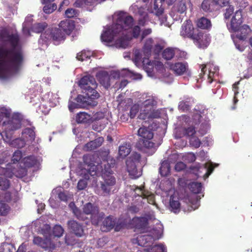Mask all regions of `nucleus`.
Wrapping results in <instances>:
<instances>
[{
    "label": "nucleus",
    "instance_id": "nucleus-1",
    "mask_svg": "<svg viewBox=\"0 0 252 252\" xmlns=\"http://www.w3.org/2000/svg\"><path fill=\"white\" fill-rule=\"evenodd\" d=\"M0 38L8 42L12 47L10 49L0 48V78H4L9 72L18 69L23 57L20 52L14 51L20 40L17 34H10L5 31L1 33Z\"/></svg>",
    "mask_w": 252,
    "mask_h": 252
},
{
    "label": "nucleus",
    "instance_id": "nucleus-2",
    "mask_svg": "<svg viewBox=\"0 0 252 252\" xmlns=\"http://www.w3.org/2000/svg\"><path fill=\"white\" fill-rule=\"evenodd\" d=\"M79 86L85 95L79 94L76 98L77 102L83 107L96 106L97 104L96 100L100 95L95 90L97 84L95 78L91 75L85 76L80 80Z\"/></svg>",
    "mask_w": 252,
    "mask_h": 252
},
{
    "label": "nucleus",
    "instance_id": "nucleus-3",
    "mask_svg": "<svg viewBox=\"0 0 252 252\" xmlns=\"http://www.w3.org/2000/svg\"><path fill=\"white\" fill-rule=\"evenodd\" d=\"M141 5L138 8L137 13L140 16L138 20L139 26H144L148 20V13H154L159 17L164 12L162 7V2L166 1L161 0H154L153 3L151 0H140Z\"/></svg>",
    "mask_w": 252,
    "mask_h": 252
},
{
    "label": "nucleus",
    "instance_id": "nucleus-4",
    "mask_svg": "<svg viewBox=\"0 0 252 252\" xmlns=\"http://www.w3.org/2000/svg\"><path fill=\"white\" fill-rule=\"evenodd\" d=\"M116 23L113 24V30L116 32H126V31L132 29L134 24L133 18L126 13L120 12L117 14Z\"/></svg>",
    "mask_w": 252,
    "mask_h": 252
},
{
    "label": "nucleus",
    "instance_id": "nucleus-5",
    "mask_svg": "<svg viewBox=\"0 0 252 252\" xmlns=\"http://www.w3.org/2000/svg\"><path fill=\"white\" fill-rule=\"evenodd\" d=\"M65 39V35L60 28H52L46 29L43 33L41 34L39 40H42V43H47L52 40L54 42V44H56Z\"/></svg>",
    "mask_w": 252,
    "mask_h": 252
},
{
    "label": "nucleus",
    "instance_id": "nucleus-6",
    "mask_svg": "<svg viewBox=\"0 0 252 252\" xmlns=\"http://www.w3.org/2000/svg\"><path fill=\"white\" fill-rule=\"evenodd\" d=\"M21 123L17 116H13L7 121L2 123L3 131L1 132V135L3 138L5 137L8 141L12 138L13 132L21 128Z\"/></svg>",
    "mask_w": 252,
    "mask_h": 252
},
{
    "label": "nucleus",
    "instance_id": "nucleus-7",
    "mask_svg": "<svg viewBox=\"0 0 252 252\" xmlns=\"http://www.w3.org/2000/svg\"><path fill=\"white\" fill-rule=\"evenodd\" d=\"M140 154L133 152L126 160V170L129 176L133 178H138L141 175L140 172L138 170L137 168V164L140 162Z\"/></svg>",
    "mask_w": 252,
    "mask_h": 252
},
{
    "label": "nucleus",
    "instance_id": "nucleus-8",
    "mask_svg": "<svg viewBox=\"0 0 252 252\" xmlns=\"http://www.w3.org/2000/svg\"><path fill=\"white\" fill-rule=\"evenodd\" d=\"M112 170L109 167L107 170L102 171V176L104 181L101 184V189L102 190L103 196L109 195L112 190L113 187L116 184V180L114 176L110 175L112 174Z\"/></svg>",
    "mask_w": 252,
    "mask_h": 252
},
{
    "label": "nucleus",
    "instance_id": "nucleus-9",
    "mask_svg": "<svg viewBox=\"0 0 252 252\" xmlns=\"http://www.w3.org/2000/svg\"><path fill=\"white\" fill-rule=\"evenodd\" d=\"M138 135L140 137L139 144L142 147L147 149H151L154 147L155 144L152 141L154 133L149 128L140 127L138 130Z\"/></svg>",
    "mask_w": 252,
    "mask_h": 252
},
{
    "label": "nucleus",
    "instance_id": "nucleus-10",
    "mask_svg": "<svg viewBox=\"0 0 252 252\" xmlns=\"http://www.w3.org/2000/svg\"><path fill=\"white\" fill-rule=\"evenodd\" d=\"M144 105L146 109L140 113L139 115V119L145 120L158 119L160 117V111L153 108V100H146L144 102Z\"/></svg>",
    "mask_w": 252,
    "mask_h": 252
},
{
    "label": "nucleus",
    "instance_id": "nucleus-11",
    "mask_svg": "<svg viewBox=\"0 0 252 252\" xmlns=\"http://www.w3.org/2000/svg\"><path fill=\"white\" fill-rule=\"evenodd\" d=\"M99 209V207L90 202L85 204L83 207V213L76 207L73 209V212L76 218L81 220H84V214L86 215H90L91 216L94 215V213Z\"/></svg>",
    "mask_w": 252,
    "mask_h": 252
},
{
    "label": "nucleus",
    "instance_id": "nucleus-12",
    "mask_svg": "<svg viewBox=\"0 0 252 252\" xmlns=\"http://www.w3.org/2000/svg\"><path fill=\"white\" fill-rule=\"evenodd\" d=\"M191 40L193 41L194 43L199 48H206L209 44L211 40L209 35L200 31H197Z\"/></svg>",
    "mask_w": 252,
    "mask_h": 252
},
{
    "label": "nucleus",
    "instance_id": "nucleus-13",
    "mask_svg": "<svg viewBox=\"0 0 252 252\" xmlns=\"http://www.w3.org/2000/svg\"><path fill=\"white\" fill-rule=\"evenodd\" d=\"M67 226L70 231L78 237H83L85 235L84 227L82 224L74 220L67 221Z\"/></svg>",
    "mask_w": 252,
    "mask_h": 252
},
{
    "label": "nucleus",
    "instance_id": "nucleus-14",
    "mask_svg": "<svg viewBox=\"0 0 252 252\" xmlns=\"http://www.w3.org/2000/svg\"><path fill=\"white\" fill-rule=\"evenodd\" d=\"M97 156L95 154H87L83 157V160L84 163L88 165L89 168L87 169L88 172L91 175L93 176L95 174V168L94 159Z\"/></svg>",
    "mask_w": 252,
    "mask_h": 252
},
{
    "label": "nucleus",
    "instance_id": "nucleus-15",
    "mask_svg": "<svg viewBox=\"0 0 252 252\" xmlns=\"http://www.w3.org/2000/svg\"><path fill=\"white\" fill-rule=\"evenodd\" d=\"M196 32H194V28L191 21H186L182 26L180 35L184 37L192 39Z\"/></svg>",
    "mask_w": 252,
    "mask_h": 252
},
{
    "label": "nucleus",
    "instance_id": "nucleus-16",
    "mask_svg": "<svg viewBox=\"0 0 252 252\" xmlns=\"http://www.w3.org/2000/svg\"><path fill=\"white\" fill-rule=\"evenodd\" d=\"M190 169L192 170H193L194 171V174H195V175L198 177L200 176V173L202 172L201 170H206V172L203 175V177L205 178H207L213 171L214 167L212 165L207 166V164L204 165H200V164H198L197 165L190 166Z\"/></svg>",
    "mask_w": 252,
    "mask_h": 252
},
{
    "label": "nucleus",
    "instance_id": "nucleus-17",
    "mask_svg": "<svg viewBox=\"0 0 252 252\" xmlns=\"http://www.w3.org/2000/svg\"><path fill=\"white\" fill-rule=\"evenodd\" d=\"M96 77L100 84L105 88L108 89L111 85V76L109 73L105 71H100L97 73Z\"/></svg>",
    "mask_w": 252,
    "mask_h": 252
},
{
    "label": "nucleus",
    "instance_id": "nucleus-18",
    "mask_svg": "<svg viewBox=\"0 0 252 252\" xmlns=\"http://www.w3.org/2000/svg\"><path fill=\"white\" fill-rule=\"evenodd\" d=\"M59 28L65 34L70 35L75 28V22L73 20H65L62 21L59 25Z\"/></svg>",
    "mask_w": 252,
    "mask_h": 252
},
{
    "label": "nucleus",
    "instance_id": "nucleus-19",
    "mask_svg": "<svg viewBox=\"0 0 252 252\" xmlns=\"http://www.w3.org/2000/svg\"><path fill=\"white\" fill-rule=\"evenodd\" d=\"M132 224L135 229L144 232L147 228L148 220L145 217H135L132 220Z\"/></svg>",
    "mask_w": 252,
    "mask_h": 252
},
{
    "label": "nucleus",
    "instance_id": "nucleus-20",
    "mask_svg": "<svg viewBox=\"0 0 252 252\" xmlns=\"http://www.w3.org/2000/svg\"><path fill=\"white\" fill-rule=\"evenodd\" d=\"M236 32V36L240 40H244L246 39L252 33V30L247 25H244L241 27H239L238 29L236 31H232Z\"/></svg>",
    "mask_w": 252,
    "mask_h": 252
},
{
    "label": "nucleus",
    "instance_id": "nucleus-21",
    "mask_svg": "<svg viewBox=\"0 0 252 252\" xmlns=\"http://www.w3.org/2000/svg\"><path fill=\"white\" fill-rule=\"evenodd\" d=\"M120 32H116L113 30V25L109 27L101 35V39L103 41L111 42L114 37L117 36Z\"/></svg>",
    "mask_w": 252,
    "mask_h": 252
},
{
    "label": "nucleus",
    "instance_id": "nucleus-22",
    "mask_svg": "<svg viewBox=\"0 0 252 252\" xmlns=\"http://www.w3.org/2000/svg\"><path fill=\"white\" fill-rule=\"evenodd\" d=\"M242 15L241 10H237L230 23V29L231 31H236L238 29L239 27L242 23Z\"/></svg>",
    "mask_w": 252,
    "mask_h": 252
},
{
    "label": "nucleus",
    "instance_id": "nucleus-23",
    "mask_svg": "<svg viewBox=\"0 0 252 252\" xmlns=\"http://www.w3.org/2000/svg\"><path fill=\"white\" fill-rule=\"evenodd\" d=\"M155 240L154 237L149 234L139 236L136 239L138 245L142 247L150 246Z\"/></svg>",
    "mask_w": 252,
    "mask_h": 252
},
{
    "label": "nucleus",
    "instance_id": "nucleus-24",
    "mask_svg": "<svg viewBox=\"0 0 252 252\" xmlns=\"http://www.w3.org/2000/svg\"><path fill=\"white\" fill-rule=\"evenodd\" d=\"M14 164L8 163L5 168L0 166V175L4 177L11 178L15 176Z\"/></svg>",
    "mask_w": 252,
    "mask_h": 252
},
{
    "label": "nucleus",
    "instance_id": "nucleus-25",
    "mask_svg": "<svg viewBox=\"0 0 252 252\" xmlns=\"http://www.w3.org/2000/svg\"><path fill=\"white\" fill-rule=\"evenodd\" d=\"M103 142V138L99 137L94 140L85 144L84 149L87 151H91L99 147Z\"/></svg>",
    "mask_w": 252,
    "mask_h": 252
},
{
    "label": "nucleus",
    "instance_id": "nucleus-26",
    "mask_svg": "<svg viewBox=\"0 0 252 252\" xmlns=\"http://www.w3.org/2000/svg\"><path fill=\"white\" fill-rule=\"evenodd\" d=\"M188 64L187 63H176L171 64L170 68L176 74L181 75L183 74L188 69Z\"/></svg>",
    "mask_w": 252,
    "mask_h": 252
},
{
    "label": "nucleus",
    "instance_id": "nucleus-27",
    "mask_svg": "<svg viewBox=\"0 0 252 252\" xmlns=\"http://www.w3.org/2000/svg\"><path fill=\"white\" fill-rule=\"evenodd\" d=\"M196 26L199 29L209 31L212 28V23L210 19L202 17L197 20Z\"/></svg>",
    "mask_w": 252,
    "mask_h": 252
},
{
    "label": "nucleus",
    "instance_id": "nucleus-28",
    "mask_svg": "<svg viewBox=\"0 0 252 252\" xmlns=\"http://www.w3.org/2000/svg\"><path fill=\"white\" fill-rule=\"evenodd\" d=\"M115 224V220L110 216H108L103 221V225L101 229L103 231H109L114 227Z\"/></svg>",
    "mask_w": 252,
    "mask_h": 252
},
{
    "label": "nucleus",
    "instance_id": "nucleus-29",
    "mask_svg": "<svg viewBox=\"0 0 252 252\" xmlns=\"http://www.w3.org/2000/svg\"><path fill=\"white\" fill-rule=\"evenodd\" d=\"M121 36L116 41L117 46L126 48L128 44V40L126 32H120L117 36Z\"/></svg>",
    "mask_w": 252,
    "mask_h": 252
},
{
    "label": "nucleus",
    "instance_id": "nucleus-30",
    "mask_svg": "<svg viewBox=\"0 0 252 252\" xmlns=\"http://www.w3.org/2000/svg\"><path fill=\"white\" fill-rule=\"evenodd\" d=\"M105 214L102 212H100L98 209L94 215L91 216V221L93 225L98 226L102 221L104 218Z\"/></svg>",
    "mask_w": 252,
    "mask_h": 252
},
{
    "label": "nucleus",
    "instance_id": "nucleus-31",
    "mask_svg": "<svg viewBox=\"0 0 252 252\" xmlns=\"http://www.w3.org/2000/svg\"><path fill=\"white\" fill-rule=\"evenodd\" d=\"M91 115L85 112H80L76 116V121L77 123H88L91 120Z\"/></svg>",
    "mask_w": 252,
    "mask_h": 252
},
{
    "label": "nucleus",
    "instance_id": "nucleus-32",
    "mask_svg": "<svg viewBox=\"0 0 252 252\" xmlns=\"http://www.w3.org/2000/svg\"><path fill=\"white\" fill-rule=\"evenodd\" d=\"M173 10L177 13L183 14L187 10L186 0H181L176 3L173 7Z\"/></svg>",
    "mask_w": 252,
    "mask_h": 252
},
{
    "label": "nucleus",
    "instance_id": "nucleus-33",
    "mask_svg": "<svg viewBox=\"0 0 252 252\" xmlns=\"http://www.w3.org/2000/svg\"><path fill=\"white\" fill-rule=\"evenodd\" d=\"M153 42L154 40L151 38H149L145 41L143 47V52L145 56L149 57L151 55Z\"/></svg>",
    "mask_w": 252,
    "mask_h": 252
},
{
    "label": "nucleus",
    "instance_id": "nucleus-34",
    "mask_svg": "<svg viewBox=\"0 0 252 252\" xmlns=\"http://www.w3.org/2000/svg\"><path fill=\"white\" fill-rule=\"evenodd\" d=\"M3 139L5 142L9 143L11 147L16 148L19 149L23 148L26 144L25 141L24 139L20 138H15L12 140L10 139L9 141H8L5 137ZM11 139H12V138Z\"/></svg>",
    "mask_w": 252,
    "mask_h": 252
},
{
    "label": "nucleus",
    "instance_id": "nucleus-35",
    "mask_svg": "<svg viewBox=\"0 0 252 252\" xmlns=\"http://www.w3.org/2000/svg\"><path fill=\"white\" fill-rule=\"evenodd\" d=\"M131 151L130 144L124 143L119 147V155L120 157L124 158L126 157Z\"/></svg>",
    "mask_w": 252,
    "mask_h": 252
},
{
    "label": "nucleus",
    "instance_id": "nucleus-36",
    "mask_svg": "<svg viewBox=\"0 0 252 252\" xmlns=\"http://www.w3.org/2000/svg\"><path fill=\"white\" fill-rule=\"evenodd\" d=\"M22 162L26 168H30L36 164L37 159L35 156H30L24 158L22 160Z\"/></svg>",
    "mask_w": 252,
    "mask_h": 252
},
{
    "label": "nucleus",
    "instance_id": "nucleus-37",
    "mask_svg": "<svg viewBox=\"0 0 252 252\" xmlns=\"http://www.w3.org/2000/svg\"><path fill=\"white\" fill-rule=\"evenodd\" d=\"M162 57L166 61L171 60L175 56V49L172 47H168L165 49L162 52Z\"/></svg>",
    "mask_w": 252,
    "mask_h": 252
},
{
    "label": "nucleus",
    "instance_id": "nucleus-38",
    "mask_svg": "<svg viewBox=\"0 0 252 252\" xmlns=\"http://www.w3.org/2000/svg\"><path fill=\"white\" fill-rule=\"evenodd\" d=\"M34 244L38 245L43 248H48L50 244V241L47 239H43L42 238L37 236L33 239Z\"/></svg>",
    "mask_w": 252,
    "mask_h": 252
},
{
    "label": "nucleus",
    "instance_id": "nucleus-39",
    "mask_svg": "<svg viewBox=\"0 0 252 252\" xmlns=\"http://www.w3.org/2000/svg\"><path fill=\"white\" fill-rule=\"evenodd\" d=\"M135 190H138L139 193H137L138 195L142 197L143 198H146L148 200V202L150 204H154V196L153 194H148V192H146L145 190H143V189L141 187H137L135 189Z\"/></svg>",
    "mask_w": 252,
    "mask_h": 252
},
{
    "label": "nucleus",
    "instance_id": "nucleus-40",
    "mask_svg": "<svg viewBox=\"0 0 252 252\" xmlns=\"http://www.w3.org/2000/svg\"><path fill=\"white\" fill-rule=\"evenodd\" d=\"M64 232L63 228L60 225H56L53 228L52 234L49 235L50 238L61 237Z\"/></svg>",
    "mask_w": 252,
    "mask_h": 252
},
{
    "label": "nucleus",
    "instance_id": "nucleus-41",
    "mask_svg": "<svg viewBox=\"0 0 252 252\" xmlns=\"http://www.w3.org/2000/svg\"><path fill=\"white\" fill-rule=\"evenodd\" d=\"M196 133L195 127L193 126H190L183 128V135L188 139L193 137V136H195Z\"/></svg>",
    "mask_w": 252,
    "mask_h": 252
},
{
    "label": "nucleus",
    "instance_id": "nucleus-42",
    "mask_svg": "<svg viewBox=\"0 0 252 252\" xmlns=\"http://www.w3.org/2000/svg\"><path fill=\"white\" fill-rule=\"evenodd\" d=\"M15 176L18 178H23L27 175V170L25 167H20L18 164H14Z\"/></svg>",
    "mask_w": 252,
    "mask_h": 252
},
{
    "label": "nucleus",
    "instance_id": "nucleus-43",
    "mask_svg": "<svg viewBox=\"0 0 252 252\" xmlns=\"http://www.w3.org/2000/svg\"><path fill=\"white\" fill-rule=\"evenodd\" d=\"M175 197L171 196L170 199V206L172 210L175 213L179 212L180 210V203L178 200H175Z\"/></svg>",
    "mask_w": 252,
    "mask_h": 252
},
{
    "label": "nucleus",
    "instance_id": "nucleus-44",
    "mask_svg": "<svg viewBox=\"0 0 252 252\" xmlns=\"http://www.w3.org/2000/svg\"><path fill=\"white\" fill-rule=\"evenodd\" d=\"M170 171V165L167 162H163L159 169V172L161 176L166 177L167 176Z\"/></svg>",
    "mask_w": 252,
    "mask_h": 252
},
{
    "label": "nucleus",
    "instance_id": "nucleus-45",
    "mask_svg": "<svg viewBox=\"0 0 252 252\" xmlns=\"http://www.w3.org/2000/svg\"><path fill=\"white\" fill-rule=\"evenodd\" d=\"M202 186L201 183L192 182L189 185L190 190L193 193H199L202 190Z\"/></svg>",
    "mask_w": 252,
    "mask_h": 252
},
{
    "label": "nucleus",
    "instance_id": "nucleus-46",
    "mask_svg": "<svg viewBox=\"0 0 252 252\" xmlns=\"http://www.w3.org/2000/svg\"><path fill=\"white\" fill-rule=\"evenodd\" d=\"M47 24L46 23H36L32 27V31L36 33H43L44 30L45 31L46 28L47 27Z\"/></svg>",
    "mask_w": 252,
    "mask_h": 252
},
{
    "label": "nucleus",
    "instance_id": "nucleus-47",
    "mask_svg": "<svg viewBox=\"0 0 252 252\" xmlns=\"http://www.w3.org/2000/svg\"><path fill=\"white\" fill-rule=\"evenodd\" d=\"M91 57V52L90 51H82L77 54L76 58L80 61H86L89 59Z\"/></svg>",
    "mask_w": 252,
    "mask_h": 252
},
{
    "label": "nucleus",
    "instance_id": "nucleus-48",
    "mask_svg": "<svg viewBox=\"0 0 252 252\" xmlns=\"http://www.w3.org/2000/svg\"><path fill=\"white\" fill-rule=\"evenodd\" d=\"M11 112L5 107L0 108V121H2L4 118L7 120L11 118Z\"/></svg>",
    "mask_w": 252,
    "mask_h": 252
},
{
    "label": "nucleus",
    "instance_id": "nucleus-49",
    "mask_svg": "<svg viewBox=\"0 0 252 252\" xmlns=\"http://www.w3.org/2000/svg\"><path fill=\"white\" fill-rule=\"evenodd\" d=\"M10 181L6 177L0 175V188L2 190L7 189L10 187Z\"/></svg>",
    "mask_w": 252,
    "mask_h": 252
},
{
    "label": "nucleus",
    "instance_id": "nucleus-50",
    "mask_svg": "<svg viewBox=\"0 0 252 252\" xmlns=\"http://www.w3.org/2000/svg\"><path fill=\"white\" fill-rule=\"evenodd\" d=\"M43 11L46 14H50L57 9V5L55 3L44 4Z\"/></svg>",
    "mask_w": 252,
    "mask_h": 252
},
{
    "label": "nucleus",
    "instance_id": "nucleus-51",
    "mask_svg": "<svg viewBox=\"0 0 252 252\" xmlns=\"http://www.w3.org/2000/svg\"><path fill=\"white\" fill-rule=\"evenodd\" d=\"M10 209L8 205L4 203H0V215L6 216L7 215Z\"/></svg>",
    "mask_w": 252,
    "mask_h": 252
},
{
    "label": "nucleus",
    "instance_id": "nucleus-52",
    "mask_svg": "<svg viewBox=\"0 0 252 252\" xmlns=\"http://www.w3.org/2000/svg\"><path fill=\"white\" fill-rule=\"evenodd\" d=\"M65 16L68 18L77 17L79 15L78 10L73 8H68L65 11Z\"/></svg>",
    "mask_w": 252,
    "mask_h": 252
},
{
    "label": "nucleus",
    "instance_id": "nucleus-53",
    "mask_svg": "<svg viewBox=\"0 0 252 252\" xmlns=\"http://www.w3.org/2000/svg\"><path fill=\"white\" fill-rule=\"evenodd\" d=\"M22 152L19 150L16 151L13 154L12 157L11 161L12 164H15L17 163L22 158Z\"/></svg>",
    "mask_w": 252,
    "mask_h": 252
},
{
    "label": "nucleus",
    "instance_id": "nucleus-54",
    "mask_svg": "<svg viewBox=\"0 0 252 252\" xmlns=\"http://www.w3.org/2000/svg\"><path fill=\"white\" fill-rule=\"evenodd\" d=\"M34 129L35 127L34 126L27 127L24 129L23 133L28 135L31 140H34L35 137Z\"/></svg>",
    "mask_w": 252,
    "mask_h": 252
},
{
    "label": "nucleus",
    "instance_id": "nucleus-55",
    "mask_svg": "<svg viewBox=\"0 0 252 252\" xmlns=\"http://www.w3.org/2000/svg\"><path fill=\"white\" fill-rule=\"evenodd\" d=\"M166 248L162 244L154 245L150 249L149 252H166Z\"/></svg>",
    "mask_w": 252,
    "mask_h": 252
},
{
    "label": "nucleus",
    "instance_id": "nucleus-56",
    "mask_svg": "<svg viewBox=\"0 0 252 252\" xmlns=\"http://www.w3.org/2000/svg\"><path fill=\"white\" fill-rule=\"evenodd\" d=\"M211 3L210 0H204L201 3V9L206 12H211Z\"/></svg>",
    "mask_w": 252,
    "mask_h": 252
},
{
    "label": "nucleus",
    "instance_id": "nucleus-57",
    "mask_svg": "<svg viewBox=\"0 0 252 252\" xmlns=\"http://www.w3.org/2000/svg\"><path fill=\"white\" fill-rule=\"evenodd\" d=\"M133 74V72L128 69H123L121 72H116L115 77H128L131 76Z\"/></svg>",
    "mask_w": 252,
    "mask_h": 252
},
{
    "label": "nucleus",
    "instance_id": "nucleus-58",
    "mask_svg": "<svg viewBox=\"0 0 252 252\" xmlns=\"http://www.w3.org/2000/svg\"><path fill=\"white\" fill-rule=\"evenodd\" d=\"M189 139L190 144L194 148H197L200 146L201 142L198 137L194 136L193 137L190 138Z\"/></svg>",
    "mask_w": 252,
    "mask_h": 252
},
{
    "label": "nucleus",
    "instance_id": "nucleus-59",
    "mask_svg": "<svg viewBox=\"0 0 252 252\" xmlns=\"http://www.w3.org/2000/svg\"><path fill=\"white\" fill-rule=\"evenodd\" d=\"M139 111V106L136 104L132 105L130 109L129 116L131 118H133Z\"/></svg>",
    "mask_w": 252,
    "mask_h": 252
},
{
    "label": "nucleus",
    "instance_id": "nucleus-60",
    "mask_svg": "<svg viewBox=\"0 0 252 252\" xmlns=\"http://www.w3.org/2000/svg\"><path fill=\"white\" fill-rule=\"evenodd\" d=\"M141 29L139 25L134 26L132 29V34L134 38H137L140 33Z\"/></svg>",
    "mask_w": 252,
    "mask_h": 252
},
{
    "label": "nucleus",
    "instance_id": "nucleus-61",
    "mask_svg": "<svg viewBox=\"0 0 252 252\" xmlns=\"http://www.w3.org/2000/svg\"><path fill=\"white\" fill-rule=\"evenodd\" d=\"M234 12V7L232 5H229L228 8L226 9L224 13V18L226 19H228Z\"/></svg>",
    "mask_w": 252,
    "mask_h": 252
},
{
    "label": "nucleus",
    "instance_id": "nucleus-62",
    "mask_svg": "<svg viewBox=\"0 0 252 252\" xmlns=\"http://www.w3.org/2000/svg\"><path fill=\"white\" fill-rule=\"evenodd\" d=\"M186 167V165L184 162L180 161L175 164V169L176 171L180 172L185 169Z\"/></svg>",
    "mask_w": 252,
    "mask_h": 252
},
{
    "label": "nucleus",
    "instance_id": "nucleus-63",
    "mask_svg": "<svg viewBox=\"0 0 252 252\" xmlns=\"http://www.w3.org/2000/svg\"><path fill=\"white\" fill-rule=\"evenodd\" d=\"M163 48V46L160 44H156L153 48V53L156 55H159Z\"/></svg>",
    "mask_w": 252,
    "mask_h": 252
},
{
    "label": "nucleus",
    "instance_id": "nucleus-64",
    "mask_svg": "<svg viewBox=\"0 0 252 252\" xmlns=\"http://www.w3.org/2000/svg\"><path fill=\"white\" fill-rule=\"evenodd\" d=\"M87 186V182L85 180H80L77 184V188L79 190L84 189Z\"/></svg>",
    "mask_w": 252,
    "mask_h": 252
}]
</instances>
